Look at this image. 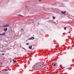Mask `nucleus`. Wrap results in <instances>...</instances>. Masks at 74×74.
<instances>
[{
	"mask_svg": "<svg viewBox=\"0 0 74 74\" xmlns=\"http://www.w3.org/2000/svg\"><path fill=\"white\" fill-rule=\"evenodd\" d=\"M44 65V62H39L36 63L33 66V69L34 70H40L41 68L43 67Z\"/></svg>",
	"mask_w": 74,
	"mask_h": 74,
	"instance_id": "f257e3e1",
	"label": "nucleus"
},
{
	"mask_svg": "<svg viewBox=\"0 0 74 74\" xmlns=\"http://www.w3.org/2000/svg\"><path fill=\"white\" fill-rule=\"evenodd\" d=\"M10 26V24H8L6 25H3L2 26V27H9Z\"/></svg>",
	"mask_w": 74,
	"mask_h": 74,
	"instance_id": "f03ea898",
	"label": "nucleus"
},
{
	"mask_svg": "<svg viewBox=\"0 0 74 74\" xmlns=\"http://www.w3.org/2000/svg\"><path fill=\"white\" fill-rule=\"evenodd\" d=\"M61 13H62V14H66V11H65L64 12L62 11L61 12Z\"/></svg>",
	"mask_w": 74,
	"mask_h": 74,
	"instance_id": "7ed1b4c3",
	"label": "nucleus"
},
{
	"mask_svg": "<svg viewBox=\"0 0 74 74\" xmlns=\"http://www.w3.org/2000/svg\"><path fill=\"white\" fill-rule=\"evenodd\" d=\"M34 37H32L30 38H29V40H34Z\"/></svg>",
	"mask_w": 74,
	"mask_h": 74,
	"instance_id": "20e7f679",
	"label": "nucleus"
},
{
	"mask_svg": "<svg viewBox=\"0 0 74 74\" xmlns=\"http://www.w3.org/2000/svg\"><path fill=\"white\" fill-rule=\"evenodd\" d=\"M29 49H32V45L31 46L30 45L29 46Z\"/></svg>",
	"mask_w": 74,
	"mask_h": 74,
	"instance_id": "39448f33",
	"label": "nucleus"
},
{
	"mask_svg": "<svg viewBox=\"0 0 74 74\" xmlns=\"http://www.w3.org/2000/svg\"><path fill=\"white\" fill-rule=\"evenodd\" d=\"M7 29H8L7 28H5L4 29V31L5 32H6V31H7Z\"/></svg>",
	"mask_w": 74,
	"mask_h": 74,
	"instance_id": "423d86ee",
	"label": "nucleus"
},
{
	"mask_svg": "<svg viewBox=\"0 0 74 74\" xmlns=\"http://www.w3.org/2000/svg\"><path fill=\"white\" fill-rule=\"evenodd\" d=\"M1 34L2 36H5V34L4 32L2 34Z\"/></svg>",
	"mask_w": 74,
	"mask_h": 74,
	"instance_id": "0eeeda50",
	"label": "nucleus"
},
{
	"mask_svg": "<svg viewBox=\"0 0 74 74\" xmlns=\"http://www.w3.org/2000/svg\"><path fill=\"white\" fill-rule=\"evenodd\" d=\"M53 19H55V17H54L53 16Z\"/></svg>",
	"mask_w": 74,
	"mask_h": 74,
	"instance_id": "6e6552de",
	"label": "nucleus"
},
{
	"mask_svg": "<svg viewBox=\"0 0 74 74\" xmlns=\"http://www.w3.org/2000/svg\"><path fill=\"white\" fill-rule=\"evenodd\" d=\"M64 30H66V27H64Z\"/></svg>",
	"mask_w": 74,
	"mask_h": 74,
	"instance_id": "1a4fd4ad",
	"label": "nucleus"
},
{
	"mask_svg": "<svg viewBox=\"0 0 74 74\" xmlns=\"http://www.w3.org/2000/svg\"><path fill=\"white\" fill-rule=\"evenodd\" d=\"M29 43H28L26 44V45H29Z\"/></svg>",
	"mask_w": 74,
	"mask_h": 74,
	"instance_id": "9d476101",
	"label": "nucleus"
},
{
	"mask_svg": "<svg viewBox=\"0 0 74 74\" xmlns=\"http://www.w3.org/2000/svg\"><path fill=\"white\" fill-rule=\"evenodd\" d=\"M56 66V64H54L53 65V66Z\"/></svg>",
	"mask_w": 74,
	"mask_h": 74,
	"instance_id": "9b49d317",
	"label": "nucleus"
},
{
	"mask_svg": "<svg viewBox=\"0 0 74 74\" xmlns=\"http://www.w3.org/2000/svg\"><path fill=\"white\" fill-rule=\"evenodd\" d=\"M14 63H16V60H14Z\"/></svg>",
	"mask_w": 74,
	"mask_h": 74,
	"instance_id": "f8f14e48",
	"label": "nucleus"
},
{
	"mask_svg": "<svg viewBox=\"0 0 74 74\" xmlns=\"http://www.w3.org/2000/svg\"><path fill=\"white\" fill-rule=\"evenodd\" d=\"M2 55L4 56V53H2Z\"/></svg>",
	"mask_w": 74,
	"mask_h": 74,
	"instance_id": "ddd939ff",
	"label": "nucleus"
},
{
	"mask_svg": "<svg viewBox=\"0 0 74 74\" xmlns=\"http://www.w3.org/2000/svg\"><path fill=\"white\" fill-rule=\"evenodd\" d=\"M21 29L22 30V31H23V29Z\"/></svg>",
	"mask_w": 74,
	"mask_h": 74,
	"instance_id": "4468645a",
	"label": "nucleus"
},
{
	"mask_svg": "<svg viewBox=\"0 0 74 74\" xmlns=\"http://www.w3.org/2000/svg\"><path fill=\"white\" fill-rule=\"evenodd\" d=\"M62 65H60V67H62Z\"/></svg>",
	"mask_w": 74,
	"mask_h": 74,
	"instance_id": "2eb2a0df",
	"label": "nucleus"
},
{
	"mask_svg": "<svg viewBox=\"0 0 74 74\" xmlns=\"http://www.w3.org/2000/svg\"><path fill=\"white\" fill-rule=\"evenodd\" d=\"M0 36H2V34H1L0 33Z\"/></svg>",
	"mask_w": 74,
	"mask_h": 74,
	"instance_id": "dca6fc26",
	"label": "nucleus"
},
{
	"mask_svg": "<svg viewBox=\"0 0 74 74\" xmlns=\"http://www.w3.org/2000/svg\"><path fill=\"white\" fill-rule=\"evenodd\" d=\"M12 60H13V61H14V59H12Z\"/></svg>",
	"mask_w": 74,
	"mask_h": 74,
	"instance_id": "f3484780",
	"label": "nucleus"
},
{
	"mask_svg": "<svg viewBox=\"0 0 74 74\" xmlns=\"http://www.w3.org/2000/svg\"><path fill=\"white\" fill-rule=\"evenodd\" d=\"M39 1H41V0H39Z\"/></svg>",
	"mask_w": 74,
	"mask_h": 74,
	"instance_id": "a211bd4d",
	"label": "nucleus"
},
{
	"mask_svg": "<svg viewBox=\"0 0 74 74\" xmlns=\"http://www.w3.org/2000/svg\"><path fill=\"white\" fill-rule=\"evenodd\" d=\"M7 69H6L5 70V71H7Z\"/></svg>",
	"mask_w": 74,
	"mask_h": 74,
	"instance_id": "6ab92c4d",
	"label": "nucleus"
},
{
	"mask_svg": "<svg viewBox=\"0 0 74 74\" xmlns=\"http://www.w3.org/2000/svg\"><path fill=\"white\" fill-rule=\"evenodd\" d=\"M12 62V61H10V62Z\"/></svg>",
	"mask_w": 74,
	"mask_h": 74,
	"instance_id": "aec40b11",
	"label": "nucleus"
},
{
	"mask_svg": "<svg viewBox=\"0 0 74 74\" xmlns=\"http://www.w3.org/2000/svg\"><path fill=\"white\" fill-rule=\"evenodd\" d=\"M71 19H73L72 18H71Z\"/></svg>",
	"mask_w": 74,
	"mask_h": 74,
	"instance_id": "412c9836",
	"label": "nucleus"
},
{
	"mask_svg": "<svg viewBox=\"0 0 74 74\" xmlns=\"http://www.w3.org/2000/svg\"><path fill=\"white\" fill-rule=\"evenodd\" d=\"M57 22H58V20L57 21Z\"/></svg>",
	"mask_w": 74,
	"mask_h": 74,
	"instance_id": "4be33fe9",
	"label": "nucleus"
},
{
	"mask_svg": "<svg viewBox=\"0 0 74 74\" xmlns=\"http://www.w3.org/2000/svg\"><path fill=\"white\" fill-rule=\"evenodd\" d=\"M73 18H74V17L73 16Z\"/></svg>",
	"mask_w": 74,
	"mask_h": 74,
	"instance_id": "5701e85b",
	"label": "nucleus"
},
{
	"mask_svg": "<svg viewBox=\"0 0 74 74\" xmlns=\"http://www.w3.org/2000/svg\"><path fill=\"white\" fill-rule=\"evenodd\" d=\"M29 12H30V10H29Z\"/></svg>",
	"mask_w": 74,
	"mask_h": 74,
	"instance_id": "b1692460",
	"label": "nucleus"
}]
</instances>
